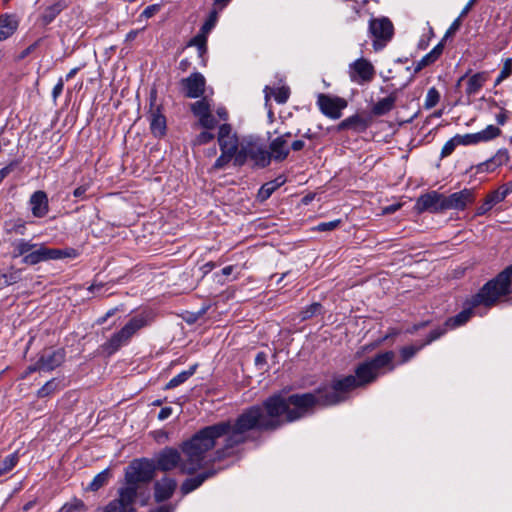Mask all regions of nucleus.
Returning a JSON list of instances; mask_svg holds the SVG:
<instances>
[{"label":"nucleus","instance_id":"obj_1","mask_svg":"<svg viewBox=\"0 0 512 512\" xmlns=\"http://www.w3.org/2000/svg\"><path fill=\"white\" fill-rule=\"evenodd\" d=\"M359 388L353 375L334 377L329 384L313 392L295 393L288 396L273 393L261 404L252 405L239 414L230 443L245 440L246 431L275 432L284 425L299 421L314 413L316 406H335L345 402L350 393Z\"/></svg>","mask_w":512,"mask_h":512},{"label":"nucleus","instance_id":"obj_2","mask_svg":"<svg viewBox=\"0 0 512 512\" xmlns=\"http://www.w3.org/2000/svg\"><path fill=\"white\" fill-rule=\"evenodd\" d=\"M239 415L234 421L225 420L205 426L194 433L188 440L180 445L185 459L181 462L180 452L173 447L163 448L155 457V470L168 472L180 467L183 474H195L204 467L206 454L216 447L217 441L224 438L222 447L214 452V461H222L238 454L237 448L249 441L250 432L244 433L245 440L241 443H230Z\"/></svg>","mask_w":512,"mask_h":512},{"label":"nucleus","instance_id":"obj_3","mask_svg":"<svg viewBox=\"0 0 512 512\" xmlns=\"http://www.w3.org/2000/svg\"><path fill=\"white\" fill-rule=\"evenodd\" d=\"M512 289V264L507 266L496 277L486 282L480 290L468 298L464 303V309L453 317L448 318L443 326L433 328L424 340L418 341V351L444 335L447 329H454L466 324L474 309L479 306L493 307L502 296H507Z\"/></svg>","mask_w":512,"mask_h":512},{"label":"nucleus","instance_id":"obj_4","mask_svg":"<svg viewBox=\"0 0 512 512\" xmlns=\"http://www.w3.org/2000/svg\"><path fill=\"white\" fill-rule=\"evenodd\" d=\"M395 352L392 350L379 352L373 357L358 363L354 368L353 378L359 388H365L377 381L386 371L395 368Z\"/></svg>","mask_w":512,"mask_h":512},{"label":"nucleus","instance_id":"obj_5","mask_svg":"<svg viewBox=\"0 0 512 512\" xmlns=\"http://www.w3.org/2000/svg\"><path fill=\"white\" fill-rule=\"evenodd\" d=\"M151 322L152 316L148 312H141L133 316L119 331L112 334L111 337L100 346L102 352L107 356H112L123 346L128 345L133 336Z\"/></svg>","mask_w":512,"mask_h":512},{"label":"nucleus","instance_id":"obj_6","mask_svg":"<svg viewBox=\"0 0 512 512\" xmlns=\"http://www.w3.org/2000/svg\"><path fill=\"white\" fill-rule=\"evenodd\" d=\"M154 461L146 458L133 460L125 469V486L132 487L138 497V484L149 483L155 476Z\"/></svg>","mask_w":512,"mask_h":512},{"label":"nucleus","instance_id":"obj_7","mask_svg":"<svg viewBox=\"0 0 512 512\" xmlns=\"http://www.w3.org/2000/svg\"><path fill=\"white\" fill-rule=\"evenodd\" d=\"M79 252L77 249L67 247L64 249L48 248L43 244H38V247L34 248L31 252L25 255L21 262L26 265H36L40 262L48 260H58L64 258H77Z\"/></svg>","mask_w":512,"mask_h":512},{"label":"nucleus","instance_id":"obj_8","mask_svg":"<svg viewBox=\"0 0 512 512\" xmlns=\"http://www.w3.org/2000/svg\"><path fill=\"white\" fill-rule=\"evenodd\" d=\"M369 32L373 37V47L380 50L391 40L394 32L392 22L386 18H374L369 22Z\"/></svg>","mask_w":512,"mask_h":512},{"label":"nucleus","instance_id":"obj_9","mask_svg":"<svg viewBox=\"0 0 512 512\" xmlns=\"http://www.w3.org/2000/svg\"><path fill=\"white\" fill-rule=\"evenodd\" d=\"M242 145L246 149L249 160L253 162L255 168H266L270 165L269 151L262 144L259 138L249 136L242 140Z\"/></svg>","mask_w":512,"mask_h":512},{"label":"nucleus","instance_id":"obj_10","mask_svg":"<svg viewBox=\"0 0 512 512\" xmlns=\"http://www.w3.org/2000/svg\"><path fill=\"white\" fill-rule=\"evenodd\" d=\"M136 501V494L132 487H120L117 497L111 500L102 512H137Z\"/></svg>","mask_w":512,"mask_h":512},{"label":"nucleus","instance_id":"obj_11","mask_svg":"<svg viewBox=\"0 0 512 512\" xmlns=\"http://www.w3.org/2000/svg\"><path fill=\"white\" fill-rule=\"evenodd\" d=\"M317 105L322 114L335 120L342 116V110L348 103L344 98L320 93L317 97Z\"/></svg>","mask_w":512,"mask_h":512},{"label":"nucleus","instance_id":"obj_12","mask_svg":"<svg viewBox=\"0 0 512 512\" xmlns=\"http://www.w3.org/2000/svg\"><path fill=\"white\" fill-rule=\"evenodd\" d=\"M149 121L150 131L154 137L162 138L166 135V117L162 113V106L156 105V91L150 93Z\"/></svg>","mask_w":512,"mask_h":512},{"label":"nucleus","instance_id":"obj_13","mask_svg":"<svg viewBox=\"0 0 512 512\" xmlns=\"http://www.w3.org/2000/svg\"><path fill=\"white\" fill-rule=\"evenodd\" d=\"M181 90L187 98H200L206 87V79L200 72H194L180 80Z\"/></svg>","mask_w":512,"mask_h":512},{"label":"nucleus","instance_id":"obj_14","mask_svg":"<svg viewBox=\"0 0 512 512\" xmlns=\"http://www.w3.org/2000/svg\"><path fill=\"white\" fill-rule=\"evenodd\" d=\"M66 359V351L64 348L45 349L37 359L42 372H51L60 367Z\"/></svg>","mask_w":512,"mask_h":512},{"label":"nucleus","instance_id":"obj_15","mask_svg":"<svg viewBox=\"0 0 512 512\" xmlns=\"http://www.w3.org/2000/svg\"><path fill=\"white\" fill-rule=\"evenodd\" d=\"M474 201V192L472 189H463L459 192L444 195V205L446 210H464L469 203Z\"/></svg>","mask_w":512,"mask_h":512},{"label":"nucleus","instance_id":"obj_16","mask_svg":"<svg viewBox=\"0 0 512 512\" xmlns=\"http://www.w3.org/2000/svg\"><path fill=\"white\" fill-rule=\"evenodd\" d=\"M374 77L372 64L364 58L357 59L350 65V78L354 82H369Z\"/></svg>","mask_w":512,"mask_h":512},{"label":"nucleus","instance_id":"obj_17","mask_svg":"<svg viewBox=\"0 0 512 512\" xmlns=\"http://www.w3.org/2000/svg\"><path fill=\"white\" fill-rule=\"evenodd\" d=\"M220 470L221 469H216V468L211 467V468H207L195 475L192 474L193 476L185 479L182 482V484L180 486L181 493L183 495H187V494L193 492L194 490L199 488L206 480L217 475V473Z\"/></svg>","mask_w":512,"mask_h":512},{"label":"nucleus","instance_id":"obj_18","mask_svg":"<svg viewBox=\"0 0 512 512\" xmlns=\"http://www.w3.org/2000/svg\"><path fill=\"white\" fill-rule=\"evenodd\" d=\"M444 195L437 191H431L418 197V211L428 210L433 213L445 211Z\"/></svg>","mask_w":512,"mask_h":512},{"label":"nucleus","instance_id":"obj_19","mask_svg":"<svg viewBox=\"0 0 512 512\" xmlns=\"http://www.w3.org/2000/svg\"><path fill=\"white\" fill-rule=\"evenodd\" d=\"M177 487L175 479L163 477L154 483V499L157 503L164 502L172 497Z\"/></svg>","mask_w":512,"mask_h":512},{"label":"nucleus","instance_id":"obj_20","mask_svg":"<svg viewBox=\"0 0 512 512\" xmlns=\"http://www.w3.org/2000/svg\"><path fill=\"white\" fill-rule=\"evenodd\" d=\"M372 122L371 116H361L359 114H354L352 116L347 117L346 119L342 120L337 125V131H344V130H353L356 132H364Z\"/></svg>","mask_w":512,"mask_h":512},{"label":"nucleus","instance_id":"obj_21","mask_svg":"<svg viewBox=\"0 0 512 512\" xmlns=\"http://www.w3.org/2000/svg\"><path fill=\"white\" fill-rule=\"evenodd\" d=\"M32 215L36 218H43L49 212V201L46 192L35 191L29 199Z\"/></svg>","mask_w":512,"mask_h":512},{"label":"nucleus","instance_id":"obj_22","mask_svg":"<svg viewBox=\"0 0 512 512\" xmlns=\"http://www.w3.org/2000/svg\"><path fill=\"white\" fill-rule=\"evenodd\" d=\"M269 157L270 161L282 162L286 160L290 154V148L288 142L284 139V136H278L270 141L269 143Z\"/></svg>","mask_w":512,"mask_h":512},{"label":"nucleus","instance_id":"obj_23","mask_svg":"<svg viewBox=\"0 0 512 512\" xmlns=\"http://www.w3.org/2000/svg\"><path fill=\"white\" fill-rule=\"evenodd\" d=\"M9 241H10V246L12 247L11 257L13 259L21 257V256L24 257L29 252H31L34 248L38 247L37 243H32L31 241L23 239V238L9 240Z\"/></svg>","mask_w":512,"mask_h":512},{"label":"nucleus","instance_id":"obj_24","mask_svg":"<svg viewBox=\"0 0 512 512\" xmlns=\"http://www.w3.org/2000/svg\"><path fill=\"white\" fill-rule=\"evenodd\" d=\"M67 8L64 0H59L54 4L47 6L41 14V22L44 26L52 23L56 17Z\"/></svg>","mask_w":512,"mask_h":512},{"label":"nucleus","instance_id":"obj_25","mask_svg":"<svg viewBox=\"0 0 512 512\" xmlns=\"http://www.w3.org/2000/svg\"><path fill=\"white\" fill-rule=\"evenodd\" d=\"M285 182L286 178L283 175H280L274 180L264 183L258 191L257 199L260 202L266 201L273 192L281 187Z\"/></svg>","mask_w":512,"mask_h":512},{"label":"nucleus","instance_id":"obj_26","mask_svg":"<svg viewBox=\"0 0 512 512\" xmlns=\"http://www.w3.org/2000/svg\"><path fill=\"white\" fill-rule=\"evenodd\" d=\"M487 77L484 72L473 74L467 79L465 92L468 97L474 96L482 89Z\"/></svg>","mask_w":512,"mask_h":512},{"label":"nucleus","instance_id":"obj_27","mask_svg":"<svg viewBox=\"0 0 512 512\" xmlns=\"http://www.w3.org/2000/svg\"><path fill=\"white\" fill-rule=\"evenodd\" d=\"M18 27V21L14 16L5 15L0 17V41L6 40L14 34Z\"/></svg>","mask_w":512,"mask_h":512},{"label":"nucleus","instance_id":"obj_28","mask_svg":"<svg viewBox=\"0 0 512 512\" xmlns=\"http://www.w3.org/2000/svg\"><path fill=\"white\" fill-rule=\"evenodd\" d=\"M394 103H395V97H393L392 95H389L387 97L380 99L371 108V114L369 116H371V117L383 116V115L387 114L388 112H390L393 109Z\"/></svg>","mask_w":512,"mask_h":512},{"label":"nucleus","instance_id":"obj_29","mask_svg":"<svg viewBox=\"0 0 512 512\" xmlns=\"http://www.w3.org/2000/svg\"><path fill=\"white\" fill-rule=\"evenodd\" d=\"M197 367H198V365L194 364V365L190 366V368L188 370L180 372L178 375L173 377L166 384L165 389L166 390L174 389L177 386H179V385L183 384L184 382H186L191 376H193L195 374Z\"/></svg>","mask_w":512,"mask_h":512},{"label":"nucleus","instance_id":"obj_30","mask_svg":"<svg viewBox=\"0 0 512 512\" xmlns=\"http://www.w3.org/2000/svg\"><path fill=\"white\" fill-rule=\"evenodd\" d=\"M444 45L439 42L429 53H427L420 61H418V71L434 63L442 54Z\"/></svg>","mask_w":512,"mask_h":512},{"label":"nucleus","instance_id":"obj_31","mask_svg":"<svg viewBox=\"0 0 512 512\" xmlns=\"http://www.w3.org/2000/svg\"><path fill=\"white\" fill-rule=\"evenodd\" d=\"M264 92H265L266 103L269 101L271 93L273 94L274 99H275V101L278 104L286 103L288 98H289V95H290L289 88L288 87H284V86L280 87V88H277L275 90L271 89L269 86H266L265 89H264Z\"/></svg>","mask_w":512,"mask_h":512},{"label":"nucleus","instance_id":"obj_32","mask_svg":"<svg viewBox=\"0 0 512 512\" xmlns=\"http://www.w3.org/2000/svg\"><path fill=\"white\" fill-rule=\"evenodd\" d=\"M111 477V471L109 468L104 469L100 473H98L93 480L90 482L87 490L96 492L105 486Z\"/></svg>","mask_w":512,"mask_h":512},{"label":"nucleus","instance_id":"obj_33","mask_svg":"<svg viewBox=\"0 0 512 512\" xmlns=\"http://www.w3.org/2000/svg\"><path fill=\"white\" fill-rule=\"evenodd\" d=\"M27 231L26 223L22 219H17L15 221L9 220L4 223V232L9 234H17V235H25Z\"/></svg>","mask_w":512,"mask_h":512},{"label":"nucleus","instance_id":"obj_34","mask_svg":"<svg viewBox=\"0 0 512 512\" xmlns=\"http://www.w3.org/2000/svg\"><path fill=\"white\" fill-rule=\"evenodd\" d=\"M218 145L220 151H226L235 154L236 150L240 148L239 138L236 135L231 136V138H226L222 140H218Z\"/></svg>","mask_w":512,"mask_h":512},{"label":"nucleus","instance_id":"obj_35","mask_svg":"<svg viewBox=\"0 0 512 512\" xmlns=\"http://www.w3.org/2000/svg\"><path fill=\"white\" fill-rule=\"evenodd\" d=\"M188 46L197 47L198 55L202 58L207 53V36L199 32L196 36L190 39Z\"/></svg>","mask_w":512,"mask_h":512},{"label":"nucleus","instance_id":"obj_36","mask_svg":"<svg viewBox=\"0 0 512 512\" xmlns=\"http://www.w3.org/2000/svg\"><path fill=\"white\" fill-rule=\"evenodd\" d=\"M86 504L83 500L74 497L70 502L65 503L58 512H85Z\"/></svg>","mask_w":512,"mask_h":512},{"label":"nucleus","instance_id":"obj_37","mask_svg":"<svg viewBox=\"0 0 512 512\" xmlns=\"http://www.w3.org/2000/svg\"><path fill=\"white\" fill-rule=\"evenodd\" d=\"M190 109L193 115L198 117V119L211 112L210 105L206 99H201L192 103Z\"/></svg>","mask_w":512,"mask_h":512},{"label":"nucleus","instance_id":"obj_38","mask_svg":"<svg viewBox=\"0 0 512 512\" xmlns=\"http://www.w3.org/2000/svg\"><path fill=\"white\" fill-rule=\"evenodd\" d=\"M58 388V383L56 382V379H51L47 381L41 388L37 391V397L38 398H45L48 397L56 392Z\"/></svg>","mask_w":512,"mask_h":512},{"label":"nucleus","instance_id":"obj_39","mask_svg":"<svg viewBox=\"0 0 512 512\" xmlns=\"http://www.w3.org/2000/svg\"><path fill=\"white\" fill-rule=\"evenodd\" d=\"M235 154L221 151V155L215 160L212 170L218 171L226 168V166L232 161Z\"/></svg>","mask_w":512,"mask_h":512},{"label":"nucleus","instance_id":"obj_40","mask_svg":"<svg viewBox=\"0 0 512 512\" xmlns=\"http://www.w3.org/2000/svg\"><path fill=\"white\" fill-rule=\"evenodd\" d=\"M18 460L19 457L17 453H12L5 457V459L2 462V465L0 466V476L11 471L17 465Z\"/></svg>","mask_w":512,"mask_h":512},{"label":"nucleus","instance_id":"obj_41","mask_svg":"<svg viewBox=\"0 0 512 512\" xmlns=\"http://www.w3.org/2000/svg\"><path fill=\"white\" fill-rule=\"evenodd\" d=\"M512 74V58H506L503 60V67L497 76L494 85L498 86L505 79H507Z\"/></svg>","mask_w":512,"mask_h":512},{"label":"nucleus","instance_id":"obj_42","mask_svg":"<svg viewBox=\"0 0 512 512\" xmlns=\"http://www.w3.org/2000/svg\"><path fill=\"white\" fill-rule=\"evenodd\" d=\"M456 139L460 145L468 146L475 145L482 142L479 132L477 133H469L465 135H456Z\"/></svg>","mask_w":512,"mask_h":512},{"label":"nucleus","instance_id":"obj_43","mask_svg":"<svg viewBox=\"0 0 512 512\" xmlns=\"http://www.w3.org/2000/svg\"><path fill=\"white\" fill-rule=\"evenodd\" d=\"M510 159L509 152L507 149L502 148L499 149L494 156L490 158V163L494 165L495 168L500 167L506 164Z\"/></svg>","mask_w":512,"mask_h":512},{"label":"nucleus","instance_id":"obj_44","mask_svg":"<svg viewBox=\"0 0 512 512\" xmlns=\"http://www.w3.org/2000/svg\"><path fill=\"white\" fill-rule=\"evenodd\" d=\"M482 142H487L495 139L501 134L500 128L494 125H488L484 130L479 132Z\"/></svg>","mask_w":512,"mask_h":512},{"label":"nucleus","instance_id":"obj_45","mask_svg":"<svg viewBox=\"0 0 512 512\" xmlns=\"http://www.w3.org/2000/svg\"><path fill=\"white\" fill-rule=\"evenodd\" d=\"M217 19H218V12L216 9H214L210 12L207 20L201 26L200 33L207 36V34L215 27Z\"/></svg>","mask_w":512,"mask_h":512},{"label":"nucleus","instance_id":"obj_46","mask_svg":"<svg viewBox=\"0 0 512 512\" xmlns=\"http://www.w3.org/2000/svg\"><path fill=\"white\" fill-rule=\"evenodd\" d=\"M416 353V347L414 345L404 346L399 351L398 364H404L410 361Z\"/></svg>","mask_w":512,"mask_h":512},{"label":"nucleus","instance_id":"obj_47","mask_svg":"<svg viewBox=\"0 0 512 512\" xmlns=\"http://www.w3.org/2000/svg\"><path fill=\"white\" fill-rule=\"evenodd\" d=\"M321 309H322V305L318 302H314L311 305L305 307L301 311V314H300L301 319L302 320L310 319L313 316H315L316 314L320 313Z\"/></svg>","mask_w":512,"mask_h":512},{"label":"nucleus","instance_id":"obj_48","mask_svg":"<svg viewBox=\"0 0 512 512\" xmlns=\"http://www.w3.org/2000/svg\"><path fill=\"white\" fill-rule=\"evenodd\" d=\"M440 94L435 87L428 90L424 106L426 109H431L439 102Z\"/></svg>","mask_w":512,"mask_h":512},{"label":"nucleus","instance_id":"obj_49","mask_svg":"<svg viewBox=\"0 0 512 512\" xmlns=\"http://www.w3.org/2000/svg\"><path fill=\"white\" fill-rule=\"evenodd\" d=\"M249 159L246 149L243 147L242 143L240 144V148L236 150L235 156L233 157V165L236 167H241L245 165L247 160Z\"/></svg>","mask_w":512,"mask_h":512},{"label":"nucleus","instance_id":"obj_50","mask_svg":"<svg viewBox=\"0 0 512 512\" xmlns=\"http://www.w3.org/2000/svg\"><path fill=\"white\" fill-rule=\"evenodd\" d=\"M199 125L206 130H213L217 126V119L209 112L198 119Z\"/></svg>","mask_w":512,"mask_h":512},{"label":"nucleus","instance_id":"obj_51","mask_svg":"<svg viewBox=\"0 0 512 512\" xmlns=\"http://www.w3.org/2000/svg\"><path fill=\"white\" fill-rule=\"evenodd\" d=\"M4 278L7 280V285L18 283L22 278V271L11 267L7 272L3 273Z\"/></svg>","mask_w":512,"mask_h":512},{"label":"nucleus","instance_id":"obj_52","mask_svg":"<svg viewBox=\"0 0 512 512\" xmlns=\"http://www.w3.org/2000/svg\"><path fill=\"white\" fill-rule=\"evenodd\" d=\"M214 138L215 135L210 130L202 131L195 137L193 144L198 146L206 145L213 141Z\"/></svg>","mask_w":512,"mask_h":512},{"label":"nucleus","instance_id":"obj_53","mask_svg":"<svg viewBox=\"0 0 512 512\" xmlns=\"http://www.w3.org/2000/svg\"><path fill=\"white\" fill-rule=\"evenodd\" d=\"M341 223L342 221L340 219H336L329 222H321L315 227V230L319 232L332 231L338 228Z\"/></svg>","mask_w":512,"mask_h":512},{"label":"nucleus","instance_id":"obj_54","mask_svg":"<svg viewBox=\"0 0 512 512\" xmlns=\"http://www.w3.org/2000/svg\"><path fill=\"white\" fill-rule=\"evenodd\" d=\"M457 145H460V144L458 143V140L456 139V135H455L453 138L448 140L442 147L441 157L444 158V157L451 155Z\"/></svg>","mask_w":512,"mask_h":512},{"label":"nucleus","instance_id":"obj_55","mask_svg":"<svg viewBox=\"0 0 512 512\" xmlns=\"http://www.w3.org/2000/svg\"><path fill=\"white\" fill-rule=\"evenodd\" d=\"M233 135H236V133L233 132L232 126L228 123H224L219 126L217 141L226 138H231V136Z\"/></svg>","mask_w":512,"mask_h":512},{"label":"nucleus","instance_id":"obj_56","mask_svg":"<svg viewBox=\"0 0 512 512\" xmlns=\"http://www.w3.org/2000/svg\"><path fill=\"white\" fill-rule=\"evenodd\" d=\"M463 17H460V15L452 22V24L450 25V27L447 29L443 39H442V43L447 39L449 38L450 36H452L453 34H455L461 27V20H462Z\"/></svg>","mask_w":512,"mask_h":512},{"label":"nucleus","instance_id":"obj_57","mask_svg":"<svg viewBox=\"0 0 512 512\" xmlns=\"http://www.w3.org/2000/svg\"><path fill=\"white\" fill-rule=\"evenodd\" d=\"M160 9H161L160 4L149 5L143 10L140 17L149 19V18L153 17L155 14H157L160 11Z\"/></svg>","mask_w":512,"mask_h":512},{"label":"nucleus","instance_id":"obj_58","mask_svg":"<svg viewBox=\"0 0 512 512\" xmlns=\"http://www.w3.org/2000/svg\"><path fill=\"white\" fill-rule=\"evenodd\" d=\"M254 363L259 370H266L267 354L263 351L258 352L255 356Z\"/></svg>","mask_w":512,"mask_h":512},{"label":"nucleus","instance_id":"obj_59","mask_svg":"<svg viewBox=\"0 0 512 512\" xmlns=\"http://www.w3.org/2000/svg\"><path fill=\"white\" fill-rule=\"evenodd\" d=\"M477 173L493 172L496 168L490 163V158L482 163L475 166Z\"/></svg>","mask_w":512,"mask_h":512},{"label":"nucleus","instance_id":"obj_60","mask_svg":"<svg viewBox=\"0 0 512 512\" xmlns=\"http://www.w3.org/2000/svg\"><path fill=\"white\" fill-rule=\"evenodd\" d=\"M89 188H90V184L89 183H85V184H82V185L78 186L73 191L74 197L78 198V199H81V200L86 199V192L88 191Z\"/></svg>","mask_w":512,"mask_h":512},{"label":"nucleus","instance_id":"obj_61","mask_svg":"<svg viewBox=\"0 0 512 512\" xmlns=\"http://www.w3.org/2000/svg\"><path fill=\"white\" fill-rule=\"evenodd\" d=\"M17 164V161H12L0 170V184L15 169Z\"/></svg>","mask_w":512,"mask_h":512},{"label":"nucleus","instance_id":"obj_62","mask_svg":"<svg viewBox=\"0 0 512 512\" xmlns=\"http://www.w3.org/2000/svg\"><path fill=\"white\" fill-rule=\"evenodd\" d=\"M63 88H64V79L62 77H60L58 79V82L56 83V85L53 87V90H52V98L54 101H56L57 98L62 94Z\"/></svg>","mask_w":512,"mask_h":512},{"label":"nucleus","instance_id":"obj_63","mask_svg":"<svg viewBox=\"0 0 512 512\" xmlns=\"http://www.w3.org/2000/svg\"><path fill=\"white\" fill-rule=\"evenodd\" d=\"M486 199H488L493 206L504 200L498 189L490 192L486 196Z\"/></svg>","mask_w":512,"mask_h":512},{"label":"nucleus","instance_id":"obj_64","mask_svg":"<svg viewBox=\"0 0 512 512\" xmlns=\"http://www.w3.org/2000/svg\"><path fill=\"white\" fill-rule=\"evenodd\" d=\"M492 208H493V205L490 203V201L488 199L485 198L484 202L477 208L476 214L478 216L485 215Z\"/></svg>","mask_w":512,"mask_h":512}]
</instances>
